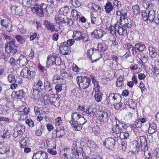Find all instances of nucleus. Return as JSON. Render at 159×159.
Returning <instances> with one entry per match:
<instances>
[{"label":"nucleus","mask_w":159,"mask_h":159,"mask_svg":"<svg viewBox=\"0 0 159 159\" xmlns=\"http://www.w3.org/2000/svg\"><path fill=\"white\" fill-rule=\"evenodd\" d=\"M111 104L113 103H120V96L117 94L111 93L109 95L108 98Z\"/></svg>","instance_id":"obj_10"},{"label":"nucleus","mask_w":159,"mask_h":159,"mask_svg":"<svg viewBox=\"0 0 159 159\" xmlns=\"http://www.w3.org/2000/svg\"><path fill=\"white\" fill-rule=\"evenodd\" d=\"M30 39L31 41H33L34 40H38L39 39V35H38L37 33H35L30 35Z\"/></svg>","instance_id":"obj_60"},{"label":"nucleus","mask_w":159,"mask_h":159,"mask_svg":"<svg viewBox=\"0 0 159 159\" xmlns=\"http://www.w3.org/2000/svg\"><path fill=\"white\" fill-rule=\"evenodd\" d=\"M15 38L17 41L20 43L23 44L25 42V37L21 35H16Z\"/></svg>","instance_id":"obj_45"},{"label":"nucleus","mask_w":159,"mask_h":159,"mask_svg":"<svg viewBox=\"0 0 159 159\" xmlns=\"http://www.w3.org/2000/svg\"><path fill=\"white\" fill-rule=\"evenodd\" d=\"M60 98L57 94H51L50 95L48 101L47 103H51L56 107H59L60 104Z\"/></svg>","instance_id":"obj_9"},{"label":"nucleus","mask_w":159,"mask_h":159,"mask_svg":"<svg viewBox=\"0 0 159 159\" xmlns=\"http://www.w3.org/2000/svg\"><path fill=\"white\" fill-rule=\"evenodd\" d=\"M121 25L128 28H130L132 25L133 21L129 18L125 17L120 20Z\"/></svg>","instance_id":"obj_13"},{"label":"nucleus","mask_w":159,"mask_h":159,"mask_svg":"<svg viewBox=\"0 0 159 159\" xmlns=\"http://www.w3.org/2000/svg\"><path fill=\"white\" fill-rule=\"evenodd\" d=\"M43 83L42 80H39L36 83V85L34 86V87H35L36 88L39 89H41V88L43 86Z\"/></svg>","instance_id":"obj_62"},{"label":"nucleus","mask_w":159,"mask_h":159,"mask_svg":"<svg viewBox=\"0 0 159 159\" xmlns=\"http://www.w3.org/2000/svg\"><path fill=\"white\" fill-rule=\"evenodd\" d=\"M95 38L97 39H99L103 36V31L101 29H96L92 32Z\"/></svg>","instance_id":"obj_25"},{"label":"nucleus","mask_w":159,"mask_h":159,"mask_svg":"<svg viewBox=\"0 0 159 159\" xmlns=\"http://www.w3.org/2000/svg\"><path fill=\"white\" fill-rule=\"evenodd\" d=\"M95 52V50L91 48L88 50L87 54L89 58H90Z\"/></svg>","instance_id":"obj_61"},{"label":"nucleus","mask_w":159,"mask_h":159,"mask_svg":"<svg viewBox=\"0 0 159 159\" xmlns=\"http://www.w3.org/2000/svg\"><path fill=\"white\" fill-rule=\"evenodd\" d=\"M148 20L150 22L154 21L156 15L155 12L153 10H151L148 12Z\"/></svg>","instance_id":"obj_35"},{"label":"nucleus","mask_w":159,"mask_h":159,"mask_svg":"<svg viewBox=\"0 0 159 159\" xmlns=\"http://www.w3.org/2000/svg\"><path fill=\"white\" fill-rule=\"evenodd\" d=\"M115 140L112 138L106 139L103 141V144L107 148L111 149L115 145Z\"/></svg>","instance_id":"obj_12"},{"label":"nucleus","mask_w":159,"mask_h":159,"mask_svg":"<svg viewBox=\"0 0 159 159\" xmlns=\"http://www.w3.org/2000/svg\"><path fill=\"white\" fill-rule=\"evenodd\" d=\"M42 96V93L38 90L33 89L30 93V96L31 98L33 99H39Z\"/></svg>","instance_id":"obj_17"},{"label":"nucleus","mask_w":159,"mask_h":159,"mask_svg":"<svg viewBox=\"0 0 159 159\" xmlns=\"http://www.w3.org/2000/svg\"><path fill=\"white\" fill-rule=\"evenodd\" d=\"M21 148H24L29 144V141L27 138H22L19 142Z\"/></svg>","instance_id":"obj_32"},{"label":"nucleus","mask_w":159,"mask_h":159,"mask_svg":"<svg viewBox=\"0 0 159 159\" xmlns=\"http://www.w3.org/2000/svg\"><path fill=\"white\" fill-rule=\"evenodd\" d=\"M124 80V78L123 77L120 76L118 77L116 82V85L117 87H120L124 85L123 81Z\"/></svg>","instance_id":"obj_44"},{"label":"nucleus","mask_w":159,"mask_h":159,"mask_svg":"<svg viewBox=\"0 0 159 159\" xmlns=\"http://www.w3.org/2000/svg\"><path fill=\"white\" fill-rule=\"evenodd\" d=\"M64 19H63V20L62 21H63L64 22H62V23H66L67 25H72L73 24V21L70 20H69L68 19H67L66 17H64Z\"/></svg>","instance_id":"obj_59"},{"label":"nucleus","mask_w":159,"mask_h":159,"mask_svg":"<svg viewBox=\"0 0 159 159\" xmlns=\"http://www.w3.org/2000/svg\"><path fill=\"white\" fill-rule=\"evenodd\" d=\"M157 125L155 123H151L149 124L148 133L152 134L156 133L157 131Z\"/></svg>","instance_id":"obj_31"},{"label":"nucleus","mask_w":159,"mask_h":159,"mask_svg":"<svg viewBox=\"0 0 159 159\" xmlns=\"http://www.w3.org/2000/svg\"><path fill=\"white\" fill-rule=\"evenodd\" d=\"M47 5L44 3H42L40 5L36 4L33 5L31 9L33 13L40 17H43L44 14L47 11Z\"/></svg>","instance_id":"obj_3"},{"label":"nucleus","mask_w":159,"mask_h":159,"mask_svg":"<svg viewBox=\"0 0 159 159\" xmlns=\"http://www.w3.org/2000/svg\"><path fill=\"white\" fill-rule=\"evenodd\" d=\"M135 48L140 52H142L146 49V47L145 45L141 43H139L135 44Z\"/></svg>","instance_id":"obj_37"},{"label":"nucleus","mask_w":159,"mask_h":159,"mask_svg":"<svg viewBox=\"0 0 159 159\" xmlns=\"http://www.w3.org/2000/svg\"><path fill=\"white\" fill-rule=\"evenodd\" d=\"M132 151L134 153L136 154L138 152L139 148V145L137 141L135 140L133 141L131 145Z\"/></svg>","instance_id":"obj_26"},{"label":"nucleus","mask_w":159,"mask_h":159,"mask_svg":"<svg viewBox=\"0 0 159 159\" xmlns=\"http://www.w3.org/2000/svg\"><path fill=\"white\" fill-rule=\"evenodd\" d=\"M11 12L13 14L22 16V9L20 7L16 6H12L11 7Z\"/></svg>","instance_id":"obj_22"},{"label":"nucleus","mask_w":159,"mask_h":159,"mask_svg":"<svg viewBox=\"0 0 159 159\" xmlns=\"http://www.w3.org/2000/svg\"><path fill=\"white\" fill-rule=\"evenodd\" d=\"M116 14L117 16H120V20L124 18L127 16V10L124 9H120L116 11Z\"/></svg>","instance_id":"obj_24"},{"label":"nucleus","mask_w":159,"mask_h":159,"mask_svg":"<svg viewBox=\"0 0 159 159\" xmlns=\"http://www.w3.org/2000/svg\"><path fill=\"white\" fill-rule=\"evenodd\" d=\"M140 60L144 63H146L148 59V57L147 55L144 53H142L141 55Z\"/></svg>","instance_id":"obj_52"},{"label":"nucleus","mask_w":159,"mask_h":159,"mask_svg":"<svg viewBox=\"0 0 159 159\" xmlns=\"http://www.w3.org/2000/svg\"><path fill=\"white\" fill-rule=\"evenodd\" d=\"M14 129L17 130L20 134H22L25 131V126L23 125L18 124Z\"/></svg>","instance_id":"obj_41"},{"label":"nucleus","mask_w":159,"mask_h":159,"mask_svg":"<svg viewBox=\"0 0 159 159\" xmlns=\"http://www.w3.org/2000/svg\"><path fill=\"white\" fill-rule=\"evenodd\" d=\"M12 93L13 94H15L16 97L20 98L24 97L25 95V93L21 89L16 91H13Z\"/></svg>","instance_id":"obj_42"},{"label":"nucleus","mask_w":159,"mask_h":159,"mask_svg":"<svg viewBox=\"0 0 159 159\" xmlns=\"http://www.w3.org/2000/svg\"><path fill=\"white\" fill-rule=\"evenodd\" d=\"M5 48L6 51L9 54H14L17 51V47L13 42L6 43Z\"/></svg>","instance_id":"obj_7"},{"label":"nucleus","mask_w":159,"mask_h":159,"mask_svg":"<svg viewBox=\"0 0 159 159\" xmlns=\"http://www.w3.org/2000/svg\"><path fill=\"white\" fill-rule=\"evenodd\" d=\"M30 110L29 108L25 107L23 109L22 111H15L14 114L18 116V117H19V120H24L26 119V116L28 115Z\"/></svg>","instance_id":"obj_8"},{"label":"nucleus","mask_w":159,"mask_h":159,"mask_svg":"<svg viewBox=\"0 0 159 159\" xmlns=\"http://www.w3.org/2000/svg\"><path fill=\"white\" fill-rule=\"evenodd\" d=\"M132 11L134 15L138 16L140 14V9L138 5H134L132 6Z\"/></svg>","instance_id":"obj_38"},{"label":"nucleus","mask_w":159,"mask_h":159,"mask_svg":"<svg viewBox=\"0 0 159 159\" xmlns=\"http://www.w3.org/2000/svg\"><path fill=\"white\" fill-rule=\"evenodd\" d=\"M70 3L74 7H79L81 6V3L79 0H70Z\"/></svg>","instance_id":"obj_46"},{"label":"nucleus","mask_w":159,"mask_h":159,"mask_svg":"<svg viewBox=\"0 0 159 159\" xmlns=\"http://www.w3.org/2000/svg\"><path fill=\"white\" fill-rule=\"evenodd\" d=\"M112 130L116 134H120L121 132L120 129L119 128V126L117 123L116 124V126H114Z\"/></svg>","instance_id":"obj_56"},{"label":"nucleus","mask_w":159,"mask_h":159,"mask_svg":"<svg viewBox=\"0 0 159 159\" xmlns=\"http://www.w3.org/2000/svg\"><path fill=\"white\" fill-rule=\"evenodd\" d=\"M73 149L69 148H65L64 149L63 157L66 159H72L73 158Z\"/></svg>","instance_id":"obj_18"},{"label":"nucleus","mask_w":159,"mask_h":159,"mask_svg":"<svg viewBox=\"0 0 159 159\" xmlns=\"http://www.w3.org/2000/svg\"><path fill=\"white\" fill-rule=\"evenodd\" d=\"M107 45L105 42H100L98 44L97 49L100 51L104 52L107 49Z\"/></svg>","instance_id":"obj_30"},{"label":"nucleus","mask_w":159,"mask_h":159,"mask_svg":"<svg viewBox=\"0 0 159 159\" xmlns=\"http://www.w3.org/2000/svg\"><path fill=\"white\" fill-rule=\"evenodd\" d=\"M101 57L100 52L95 50V52L90 59L93 61H96Z\"/></svg>","instance_id":"obj_33"},{"label":"nucleus","mask_w":159,"mask_h":159,"mask_svg":"<svg viewBox=\"0 0 159 159\" xmlns=\"http://www.w3.org/2000/svg\"><path fill=\"white\" fill-rule=\"evenodd\" d=\"M110 31L112 35L116 34V32L120 35L125 37L127 34V30L123 27L119 26L117 24H115L114 26H112Z\"/></svg>","instance_id":"obj_5"},{"label":"nucleus","mask_w":159,"mask_h":159,"mask_svg":"<svg viewBox=\"0 0 159 159\" xmlns=\"http://www.w3.org/2000/svg\"><path fill=\"white\" fill-rule=\"evenodd\" d=\"M31 0H22V2L23 5L27 7H31Z\"/></svg>","instance_id":"obj_51"},{"label":"nucleus","mask_w":159,"mask_h":159,"mask_svg":"<svg viewBox=\"0 0 159 159\" xmlns=\"http://www.w3.org/2000/svg\"><path fill=\"white\" fill-rule=\"evenodd\" d=\"M59 11L61 14H63L64 16L67 15L70 11L69 7L66 5L61 7Z\"/></svg>","instance_id":"obj_40"},{"label":"nucleus","mask_w":159,"mask_h":159,"mask_svg":"<svg viewBox=\"0 0 159 159\" xmlns=\"http://www.w3.org/2000/svg\"><path fill=\"white\" fill-rule=\"evenodd\" d=\"M78 85L83 89L88 88L90 84V79L88 77L78 76L77 77Z\"/></svg>","instance_id":"obj_6"},{"label":"nucleus","mask_w":159,"mask_h":159,"mask_svg":"<svg viewBox=\"0 0 159 159\" xmlns=\"http://www.w3.org/2000/svg\"><path fill=\"white\" fill-rule=\"evenodd\" d=\"M99 111H97L96 109L94 108H89L85 112L87 114H88L90 116L93 118H98V112Z\"/></svg>","instance_id":"obj_16"},{"label":"nucleus","mask_w":159,"mask_h":159,"mask_svg":"<svg viewBox=\"0 0 159 159\" xmlns=\"http://www.w3.org/2000/svg\"><path fill=\"white\" fill-rule=\"evenodd\" d=\"M87 121V120L78 113H72L71 120L70 123L74 130L77 131L81 130L82 129L81 125H83Z\"/></svg>","instance_id":"obj_1"},{"label":"nucleus","mask_w":159,"mask_h":159,"mask_svg":"<svg viewBox=\"0 0 159 159\" xmlns=\"http://www.w3.org/2000/svg\"><path fill=\"white\" fill-rule=\"evenodd\" d=\"M55 55H50L48 56L47 58L46 66L49 67L54 65Z\"/></svg>","instance_id":"obj_21"},{"label":"nucleus","mask_w":159,"mask_h":159,"mask_svg":"<svg viewBox=\"0 0 159 159\" xmlns=\"http://www.w3.org/2000/svg\"><path fill=\"white\" fill-rule=\"evenodd\" d=\"M99 19L97 17H96L93 16L92 15L91 16V23L93 24H97L98 23Z\"/></svg>","instance_id":"obj_57"},{"label":"nucleus","mask_w":159,"mask_h":159,"mask_svg":"<svg viewBox=\"0 0 159 159\" xmlns=\"http://www.w3.org/2000/svg\"><path fill=\"white\" fill-rule=\"evenodd\" d=\"M75 156L76 158L77 159H84L85 154L83 151V149L79 147L77 148Z\"/></svg>","instance_id":"obj_19"},{"label":"nucleus","mask_w":159,"mask_h":159,"mask_svg":"<svg viewBox=\"0 0 159 159\" xmlns=\"http://www.w3.org/2000/svg\"><path fill=\"white\" fill-rule=\"evenodd\" d=\"M55 89L56 93H58L61 92L62 90V85L61 84H57L55 86Z\"/></svg>","instance_id":"obj_64"},{"label":"nucleus","mask_w":159,"mask_h":159,"mask_svg":"<svg viewBox=\"0 0 159 159\" xmlns=\"http://www.w3.org/2000/svg\"><path fill=\"white\" fill-rule=\"evenodd\" d=\"M73 38L77 41L82 40L83 42L86 43L88 40V37L85 34L84 31L80 30H74L73 32Z\"/></svg>","instance_id":"obj_4"},{"label":"nucleus","mask_w":159,"mask_h":159,"mask_svg":"<svg viewBox=\"0 0 159 159\" xmlns=\"http://www.w3.org/2000/svg\"><path fill=\"white\" fill-rule=\"evenodd\" d=\"M143 19L144 21L148 20V16H147V13L145 11H143L142 13Z\"/></svg>","instance_id":"obj_63"},{"label":"nucleus","mask_w":159,"mask_h":159,"mask_svg":"<svg viewBox=\"0 0 159 159\" xmlns=\"http://www.w3.org/2000/svg\"><path fill=\"white\" fill-rule=\"evenodd\" d=\"M118 122H119V123L117 124L119 126V128L121 131L127 129V126L125 124L120 123L119 120H118Z\"/></svg>","instance_id":"obj_55"},{"label":"nucleus","mask_w":159,"mask_h":159,"mask_svg":"<svg viewBox=\"0 0 159 159\" xmlns=\"http://www.w3.org/2000/svg\"><path fill=\"white\" fill-rule=\"evenodd\" d=\"M21 76L29 80L33 79L36 75V72L35 69L32 67L29 68L24 67L20 72Z\"/></svg>","instance_id":"obj_2"},{"label":"nucleus","mask_w":159,"mask_h":159,"mask_svg":"<svg viewBox=\"0 0 159 159\" xmlns=\"http://www.w3.org/2000/svg\"><path fill=\"white\" fill-rule=\"evenodd\" d=\"M88 146L92 149H94L97 148L98 146L95 143L93 140H89L87 143Z\"/></svg>","instance_id":"obj_43"},{"label":"nucleus","mask_w":159,"mask_h":159,"mask_svg":"<svg viewBox=\"0 0 159 159\" xmlns=\"http://www.w3.org/2000/svg\"><path fill=\"white\" fill-rule=\"evenodd\" d=\"M7 79L8 81L11 83H19L20 82V79L12 74L9 75Z\"/></svg>","instance_id":"obj_27"},{"label":"nucleus","mask_w":159,"mask_h":159,"mask_svg":"<svg viewBox=\"0 0 159 159\" xmlns=\"http://www.w3.org/2000/svg\"><path fill=\"white\" fill-rule=\"evenodd\" d=\"M48 154L42 151H40L33 155L32 159H48Z\"/></svg>","instance_id":"obj_11"},{"label":"nucleus","mask_w":159,"mask_h":159,"mask_svg":"<svg viewBox=\"0 0 159 159\" xmlns=\"http://www.w3.org/2000/svg\"><path fill=\"white\" fill-rule=\"evenodd\" d=\"M62 16L61 14L57 15L55 16V19L56 23L59 24L64 22L63 21H62L64 18L62 17Z\"/></svg>","instance_id":"obj_48"},{"label":"nucleus","mask_w":159,"mask_h":159,"mask_svg":"<svg viewBox=\"0 0 159 159\" xmlns=\"http://www.w3.org/2000/svg\"><path fill=\"white\" fill-rule=\"evenodd\" d=\"M98 119L100 120H102L104 122H107L109 120V117L108 116V113L107 112L104 111H99L98 112Z\"/></svg>","instance_id":"obj_15"},{"label":"nucleus","mask_w":159,"mask_h":159,"mask_svg":"<svg viewBox=\"0 0 159 159\" xmlns=\"http://www.w3.org/2000/svg\"><path fill=\"white\" fill-rule=\"evenodd\" d=\"M64 129L63 126H60L59 128H58L56 129L59 138H61L63 136L65 135V133Z\"/></svg>","instance_id":"obj_34"},{"label":"nucleus","mask_w":159,"mask_h":159,"mask_svg":"<svg viewBox=\"0 0 159 159\" xmlns=\"http://www.w3.org/2000/svg\"><path fill=\"white\" fill-rule=\"evenodd\" d=\"M95 95L94 97L95 99L97 102H100L102 99V93L99 92V91H95Z\"/></svg>","instance_id":"obj_47"},{"label":"nucleus","mask_w":159,"mask_h":159,"mask_svg":"<svg viewBox=\"0 0 159 159\" xmlns=\"http://www.w3.org/2000/svg\"><path fill=\"white\" fill-rule=\"evenodd\" d=\"M55 125L56 126H59L62 124V121L61 118L60 117H58L55 119Z\"/></svg>","instance_id":"obj_58"},{"label":"nucleus","mask_w":159,"mask_h":159,"mask_svg":"<svg viewBox=\"0 0 159 159\" xmlns=\"http://www.w3.org/2000/svg\"><path fill=\"white\" fill-rule=\"evenodd\" d=\"M59 49L63 54L67 55L70 53V50L68 46H66V42L61 43L60 44Z\"/></svg>","instance_id":"obj_14"},{"label":"nucleus","mask_w":159,"mask_h":159,"mask_svg":"<svg viewBox=\"0 0 159 159\" xmlns=\"http://www.w3.org/2000/svg\"><path fill=\"white\" fill-rule=\"evenodd\" d=\"M6 154L10 157H13L15 154V152L12 149H10L9 147H7Z\"/></svg>","instance_id":"obj_54"},{"label":"nucleus","mask_w":159,"mask_h":159,"mask_svg":"<svg viewBox=\"0 0 159 159\" xmlns=\"http://www.w3.org/2000/svg\"><path fill=\"white\" fill-rule=\"evenodd\" d=\"M105 12L107 13H110L114 9V6L110 2H108L104 6Z\"/></svg>","instance_id":"obj_28"},{"label":"nucleus","mask_w":159,"mask_h":159,"mask_svg":"<svg viewBox=\"0 0 159 159\" xmlns=\"http://www.w3.org/2000/svg\"><path fill=\"white\" fill-rule=\"evenodd\" d=\"M88 7L93 11L97 13L101 12L102 10L101 7L98 5L93 2H90L88 5Z\"/></svg>","instance_id":"obj_20"},{"label":"nucleus","mask_w":159,"mask_h":159,"mask_svg":"<svg viewBox=\"0 0 159 159\" xmlns=\"http://www.w3.org/2000/svg\"><path fill=\"white\" fill-rule=\"evenodd\" d=\"M44 24L47 29L51 32H53L55 30V25L50 21L45 20L43 22Z\"/></svg>","instance_id":"obj_29"},{"label":"nucleus","mask_w":159,"mask_h":159,"mask_svg":"<svg viewBox=\"0 0 159 159\" xmlns=\"http://www.w3.org/2000/svg\"><path fill=\"white\" fill-rule=\"evenodd\" d=\"M52 84H51L50 82L47 81L44 84V88L45 90L47 92L51 91L52 89Z\"/></svg>","instance_id":"obj_36"},{"label":"nucleus","mask_w":159,"mask_h":159,"mask_svg":"<svg viewBox=\"0 0 159 159\" xmlns=\"http://www.w3.org/2000/svg\"><path fill=\"white\" fill-rule=\"evenodd\" d=\"M44 129L43 127L41 126L39 127L38 129L35 131V134L38 136H41L42 133L44 132Z\"/></svg>","instance_id":"obj_50"},{"label":"nucleus","mask_w":159,"mask_h":159,"mask_svg":"<svg viewBox=\"0 0 159 159\" xmlns=\"http://www.w3.org/2000/svg\"><path fill=\"white\" fill-rule=\"evenodd\" d=\"M0 23L2 26V28L3 29L6 30L9 32H10L12 30V25L10 23L4 20H1Z\"/></svg>","instance_id":"obj_23"},{"label":"nucleus","mask_w":159,"mask_h":159,"mask_svg":"<svg viewBox=\"0 0 159 159\" xmlns=\"http://www.w3.org/2000/svg\"><path fill=\"white\" fill-rule=\"evenodd\" d=\"M129 136V134L128 132H121L120 134V137L122 139H127Z\"/></svg>","instance_id":"obj_53"},{"label":"nucleus","mask_w":159,"mask_h":159,"mask_svg":"<svg viewBox=\"0 0 159 159\" xmlns=\"http://www.w3.org/2000/svg\"><path fill=\"white\" fill-rule=\"evenodd\" d=\"M19 61L20 63L22 66H26L28 64L29 60L26 57L23 55H21L19 57Z\"/></svg>","instance_id":"obj_39"},{"label":"nucleus","mask_w":159,"mask_h":159,"mask_svg":"<svg viewBox=\"0 0 159 159\" xmlns=\"http://www.w3.org/2000/svg\"><path fill=\"white\" fill-rule=\"evenodd\" d=\"M71 16L73 19L75 20H77L80 17V15L77 11L75 10H72L71 12Z\"/></svg>","instance_id":"obj_49"}]
</instances>
